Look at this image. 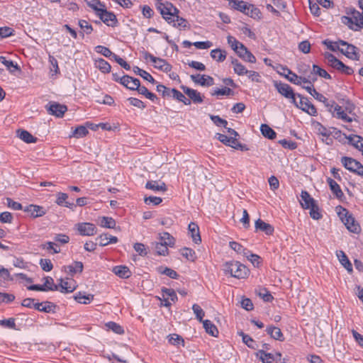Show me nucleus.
I'll return each mask as SVG.
<instances>
[{
    "label": "nucleus",
    "mask_w": 363,
    "mask_h": 363,
    "mask_svg": "<svg viewBox=\"0 0 363 363\" xmlns=\"http://www.w3.org/2000/svg\"><path fill=\"white\" fill-rule=\"evenodd\" d=\"M257 357H259V359L262 363H272L275 360L274 355L271 353H267L263 350H259L257 354Z\"/></svg>",
    "instance_id": "36"
},
{
    "label": "nucleus",
    "mask_w": 363,
    "mask_h": 363,
    "mask_svg": "<svg viewBox=\"0 0 363 363\" xmlns=\"http://www.w3.org/2000/svg\"><path fill=\"white\" fill-rule=\"evenodd\" d=\"M216 137L220 142H221L224 145L230 146L233 148L235 147V145H236L237 138H235V137L227 136L221 133H217Z\"/></svg>",
    "instance_id": "26"
},
{
    "label": "nucleus",
    "mask_w": 363,
    "mask_h": 363,
    "mask_svg": "<svg viewBox=\"0 0 363 363\" xmlns=\"http://www.w3.org/2000/svg\"><path fill=\"white\" fill-rule=\"evenodd\" d=\"M338 43L342 46V48L339 49L340 52L350 59L354 60H359V55L357 51V48L354 45L349 44L346 41L342 40H338Z\"/></svg>",
    "instance_id": "7"
},
{
    "label": "nucleus",
    "mask_w": 363,
    "mask_h": 363,
    "mask_svg": "<svg viewBox=\"0 0 363 363\" xmlns=\"http://www.w3.org/2000/svg\"><path fill=\"white\" fill-rule=\"evenodd\" d=\"M255 228L256 231H257V230L262 231V232L265 233L266 235H272V233H274V227L272 225L265 223L264 220H262L260 218L257 219L255 221Z\"/></svg>",
    "instance_id": "16"
},
{
    "label": "nucleus",
    "mask_w": 363,
    "mask_h": 363,
    "mask_svg": "<svg viewBox=\"0 0 363 363\" xmlns=\"http://www.w3.org/2000/svg\"><path fill=\"white\" fill-rule=\"evenodd\" d=\"M40 247L43 249H46L48 250H52L53 254H57L60 252V250L57 248V245L52 242H47L45 244H42Z\"/></svg>",
    "instance_id": "60"
},
{
    "label": "nucleus",
    "mask_w": 363,
    "mask_h": 363,
    "mask_svg": "<svg viewBox=\"0 0 363 363\" xmlns=\"http://www.w3.org/2000/svg\"><path fill=\"white\" fill-rule=\"evenodd\" d=\"M89 133V131L86 127L84 125H79L77 127L70 137H74L76 138H81L85 137Z\"/></svg>",
    "instance_id": "46"
},
{
    "label": "nucleus",
    "mask_w": 363,
    "mask_h": 363,
    "mask_svg": "<svg viewBox=\"0 0 363 363\" xmlns=\"http://www.w3.org/2000/svg\"><path fill=\"white\" fill-rule=\"evenodd\" d=\"M181 89L183 90L184 93L186 94L189 97V100L192 101L195 104L202 103L203 99L201 95V93L197 90L189 88L186 86H181Z\"/></svg>",
    "instance_id": "13"
},
{
    "label": "nucleus",
    "mask_w": 363,
    "mask_h": 363,
    "mask_svg": "<svg viewBox=\"0 0 363 363\" xmlns=\"http://www.w3.org/2000/svg\"><path fill=\"white\" fill-rule=\"evenodd\" d=\"M86 4L96 11V14L99 13V11L105 7L104 4L101 2L100 0H84Z\"/></svg>",
    "instance_id": "43"
},
{
    "label": "nucleus",
    "mask_w": 363,
    "mask_h": 363,
    "mask_svg": "<svg viewBox=\"0 0 363 363\" xmlns=\"http://www.w3.org/2000/svg\"><path fill=\"white\" fill-rule=\"evenodd\" d=\"M45 108L49 114L58 118L62 117L67 111V107L65 105L57 102H50Z\"/></svg>",
    "instance_id": "9"
},
{
    "label": "nucleus",
    "mask_w": 363,
    "mask_h": 363,
    "mask_svg": "<svg viewBox=\"0 0 363 363\" xmlns=\"http://www.w3.org/2000/svg\"><path fill=\"white\" fill-rule=\"evenodd\" d=\"M262 134L267 138L273 140L276 138V132L267 124H262L260 126Z\"/></svg>",
    "instance_id": "33"
},
{
    "label": "nucleus",
    "mask_w": 363,
    "mask_h": 363,
    "mask_svg": "<svg viewBox=\"0 0 363 363\" xmlns=\"http://www.w3.org/2000/svg\"><path fill=\"white\" fill-rule=\"evenodd\" d=\"M203 325L206 332L213 337H217L218 330L216 326L209 320H205L203 321Z\"/></svg>",
    "instance_id": "30"
},
{
    "label": "nucleus",
    "mask_w": 363,
    "mask_h": 363,
    "mask_svg": "<svg viewBox=\"0 0 363 363\" xmlns=\"http://www.w3.org/2000/svg\"><path fill=\"white\" fill-rule=\"evenodd\" d=\"M189 231L191 233L193 241L198 244L201 242V238L199 233V228L196 223L191 222L189 224Z\"/></svg>",
    "instance_id": "24"
},
{
    "label": "nucleus",
    "mask_w": 363,
    "mask_h": 363,
    "mask_svg": "<svg viewBox=\"0 0 363 363\" xmlns=\"http://www.w3.org/2000/svg\"><path fill=\"white\" fill-rule=\"evenodd\" d=\"M327 182L331 191L337 199H341L344 196V194L341 190L340 185L335 180L331 178H328Z\"/></svg>",
    "instance_id": "25"
},
{
    "label": "nucleus",
    "mask_w": 363,
    "mask_h": 363,
    "mask_svg": "<svg viewBox=\"0 0 363 363\" xmlns=\"http://www.w3.org/2000/svg\"><path fill=\"white\" fill-rule=\"evenodd\" d=\"M116 221L111 217L103 216L101 218V226L106 228L113 229L116 227Z\"/></svg>",
    "instance_id": "48"
},
{
    "label": "nucleus",
    "mask_w": 363,
    "mask_h": 363,
    "mask_svg": "<svg viewBox=\"0 0 363 363\" xmlns=\"http://www.w3.org/2000/svg\"><path fill=\"white\" fill-rule=\"evenodd\" d=\"M225 274L237 279H245L249 274V270L244 264L237 261L227 262L223 268Z\"/></svg>",
    "instance_id": "1"
},
{
    "label": "nucleus",
    "mask_w": 363,
    "mask_h": 363,
    "mask_svg": "<svg viewBox=\"0 0 363 363\" xmlns=\"http://www.w3.org/2000/svg\"><path fill=\"white\" fill-rule=\"evenodd\" d=\"M133 72L135 74L143 77L145 80H147L152 84L156 83L155 79L152 77V75L150 73H148L145 70H143L139 68L138 67H134Z\"/></svg>",
    "instance_id": "32"
},
{
    "label": "nucleus",
    "mask_w": 363,
    "mask_h": 363,
    "mask_svg": "<svg viewBox=\"0 0 363 363\" xmlns=\"http://www.w3.org/2000/svg\"><path fill=\"white\" fill-rule=\"evenodd\" d=\"M67 199L68 195L67 194L59 192L57 194L56 203L60 206H65L73 210L76 207V205L74 203L67 201Z\"/></svg>",
    "instance_id": "18"
},
{
    "label": "nucleus",
    "mask_w": 363,
    "mask_h": 363,
    "mask_svg": "<svg viewBox=\"0 0 363 363\" xmlns=\"http://www.w3.org/2000/svg\"><path fill=\"white\" fill-rule=\"evenodd\" d=\"M172 22L174 23H173L174 27L177 28L180 30L189 28V27H190V25L188 23V21L185 18L179 17V16H176V18L172 19V21H171V23Z\"/></svg>",
    "instance_id": "34"
},
{
    "label": "nucleus",
    "mask_w": 363,
    "mask_h": 363,
    "mask_svg": "<svg viewBox=\"0 0 363 363\" xmlns=\"http://www.w3.org/2000/svg\"><path fill=\"white\" fill-rule=\"evenodd\" d=\"M182 255L186 259L191 262H194L196 259V255L194 250L188 247H184L182 250Z\"/></svg>",
    "instance_id": "55"
},
{
    "label": "nucleus",
    "mask_w": 363,
    "mask_h": 363,
    "mask_svg": "<svg viewBox=\"0 0 363 363\" xmlns=\"http://www.w3.org/2000/svg\"><path fill=\"white\" fill-rule=\"evenodd\" d=\"M266 331L272 338L281 342L284 340V335L280 328L274 325H270L266 328Z\"/></svg>",
    "instance_id": "20"
},
{
    "label": "nucleus",
    "mask_w": 363,
    "mask_h": 363,
    "mask_svg": "<svg viewBox=\"0 0 363 363\" xmlns=\"http://www.w3.org/2000/svg\"><path fill=\"white\" fill-rule=\"evenodd\" d=\"M40 265L45 272H50L53 268V264L49 259H41L40 260Z\"/></svg>",
    "instance_id": "64"
},
{
    "label": "nucleus",
    "mask_w": 363,
    "mask_h": 363,
    "mask_svg": "<svg viewBox=\"0 0 363 363\" xmlns=\"http://www.w3.org/2000/svg\"><path fill=\"white\" fill-rule=\"evenodd\" d=\"M284 72H286L287 74L284 73L283 75L291 83L296 84V85H301L302 83H311V82L309 80V79L301 76H298L296 74L292 72L291 69H289L287 67L283 68Z\"/></svg>",
    "instance_id": "10"
},
{
    "label": "nucleus",
    "mask_w": 363,
    "mask_h": 363,
    "mask_svg": "<svg viewBox=\"0 0 363 363\" xmlns=\"http://www.w3.org/2000/svg\"><path fill=\"white\" fill-rule=\"evenodd\" d=\"M152 245H154L155 250L157 255H165L168 253V245L166 244L160 242H154L152 243Z\"/></svg>",
    "instance_id": "49"
},
{
    "label": "nucleus",
    "mask_w": 363,
    "mask_h": 363,
    "mask_svg": "<svg viewBox=\"0 0 363 363\" xmlns=\"http://www.w3.org/2000/svg\"><path fill=\"white\" fill-rule=\"evenodd\" d=\"M301 201H300L303 208L308 209L316 201L306 191H302L301 194Z\"/></svg>",
    "instance_id": "22"
},
{
    "label": "nucleus",
    "mask_w": 363,
    "mask_h": 363,
    "mask_svg": "<svg viewBox=\"0 0 363 363\" xmlns=\"http://www.w3.org/2000/svg\"><path fill=\"white\" fill-rule=\"evenodd\" d=\"M258 296H260L265 302H271L274 299L272 294L266 289H260L258 292Z\"/></svg>",
    "instance_id": "63"
},
{
    "label": "nucleus",
    "mask_w": 363,
    "mask_h": 363,
    "mask_svg": "<svg viewBox=\"0 0 363 363\" xmlns=\"http://www.w3.org/2000/svg\"><path fill=\"white\" fill-rule=\"evenodd\" d=\"M160 239L164 244L167 245L169 247H172L174 245L175 239L167 232H164L160 235Z\"/></svg>",
    "instance_id": "44"
},
{
    "label": "nucleus",
    "mask_w": 363,
    "mask_h": 363,
    "mask_svg": "<svg viewBox=\"0 0 363 363\" xmlns=\"http://www.w3.org/2000/svg\"><path fill=\"white\" fill-rule=\"evenodd\" d=\"M238 334L242 337L243 342L247 345L248 347L252 349L255 348L254 345L255 341L250 335L245 334L242 331L238 332Z\"/></svg>",
    "instance_id": "56"
},
{
    "label": "nucleus",
    "mask_w": 363,
    "mask_h": 363,
    "mask_svg": "<svg viewBox=\"0 0 363 363\" xmlns=\"http://www.w3.org/2000/svg\"><path fill=\"white\" fill-rule=\"evenodd\" d=\"M100 20L103 21L108 26L116 27L118 24L116 16L111 11H108L106 9V6L99 11V13L96 14Z\"/></svg>",
    "instance_id": "8"
},
{
    "label": "nucleus",
    "mask_w": 363,
    "mask_h": 363,
    "mask_svg": "<svg viewBox=\"0 0 363 363\" xmlns=\"http://www.w3.org/2000/svg\"><path fill=\"white\" fill-rule=\"evenodd\" d=\"M340 208L341 211L338 213V215L347 229L353 233H359L361 230L360 225L356 222L354 218L346 208L341 206Z\"/></svg>",
    "instance_id": "2"
},
{
    "label": "nucleus",
    "mask_w": 363,
    "mask_h": 363,
    "mask_svg": "<svg viewBox=\"0 0 363 363\" xmlns=\"http://www.w3.org/2000/svg\"><path fill=\"white\" fill-rule=\"evenodd\" d=\"M158 9L160 11L162 17L169 23H171V17L174 13H172V9L168 6V3L167 4H160L158 6Z\"/></svg>",
    "instance_id": "29"
},
{
    "label": "nucleus",
    "mask_w": 363,
    "mask_h": 363,
    "mask_svg": "<svg viewBox=\"0 0 363 363\" xmlns=\"http://www.w3.org/2000/svg\"><path fill=\"white\" fill-rule=\"evenodd\" d=\"M341 163L350 172L363 177V165L355 159L350 157H342Z\"/></svg>",
    "instance_id": "4"
},
{
    "label": "nucleus",
    "mask_w": 363,
    "mask_h": 363,
    "mask_svg": "<svg viewBox=\"0 0 363 363\" xmlns=\"http://www.w3.org/2000/svg\"><path fill=\"white\" fill-rule=\"evenodd\" d=\"M78 24L81 29H82L84 31L79 33V35L82 38H84V33H86V34H90L93 30L92 26L90 23H89L86 20H79Z\"/></svg>",
    "instance_id": "42"
},
{
    "label": "nucleus",
    "mask_w": 363,
    "mask_h": 363,
    "mask_svg": "<svg viewBox=\"0 0 363 363\" xmlns=\"http://www.w3.org/2000/svg\"><path fill=\"white\" fill-rule=\"evenodd\" d=\"M244 14L247 15L253 18H259L261 13L259 9L255 7L253 4H250L247 13H244Z\"/></svg>",
    "instance_id": "58"
},
{
    "label": "nucleus",
    "mask_w": 363,
    "mask_h": 363,
    "mask_svg": "<svg viewBox=\"0 0 363 363\" xmlns=\"http://www.w3.org/2000/svg\"><path fill=\"white\" fill-rule=\"evenodd\" d=\"M274 86L281 96L289 99L291 103H295L297 94L294 93V89L288 84L274 81Z\"/></svg>",
    "instance_id": "5"
},
{
    "label": "nucleus",
    "mask_w": 363,
    "mask_h": 363,
    "mask_svg": "<svg viewBox=\"0 0 363 363\" xmlns=\"http://www.w3.org/2000/svg\"><path fill=\"white\" fill-rule=\"evenodd\" d=\"M336 118L342 119L345 122H352V118L347 115V113L342 110V107L339 105H335L334 108V114Z\"/></svg>",
    "instance_id": "31"
},
{
    "label": "nucleus",
    "mask_w": 363,
    "mask_h": 363,
    "mask_svg": "<svg viewBox=\"0 0 363 363\" xmlns=\"http://www.w3.org/2000/svg\"><path fill=\"white\" fill-rule=\"evenodd\" d=\"M133 86L130 87V90H136L138 91L139 94L144 95L145 96H147L149 91L145 86H140V82L139 79L133 80Z\"/></svg>",
    "instance_id": "47"
},
{
    "label": "nucleus",
    "mask_w": 363,
    "mask_h": 363,
    "mask_svg": "<svg viewBox=\"0 0 363 363\" xmlns=\"http://www.w3.org/2000/svg\"><path fill=\"white\" fill-rule=\"evenodd\" d=\"M191 79L194 83L199 84L202 86H211L214 84L213 78L208 75L192 74L191 75Z\"/></svg>",
    "instance_id": "12"
},
{
    "label": "nucleus",
    "mask_w": 363,
    "mask_h": 363,
    "mask_svg": "<svg viewBox=\"0 0 363 363\" xmlns=\"http://www.w3.org/2000/svg\"><path fill=\"white\" fill-rule=\"evenodd\" d=\"M324 57L328 65L340 71V72L350 75L353 73L352 67L345 65L342 61L339 60L335 55L330 52H325Z\"/></svg>",
    "instance_id": "3"
},
{
    "label": "nucleus",
    "mask_w": 363,
    "mask_h": 363,
    "mask_svg": "<svg viewBox=\"0 0 363 363\" xmlns=\"http://www.w3.org/2000/svg\"><path fill=\"white\" fill-rule=\"evenodd\" d=\"M297 97L300 99L299 101H296V99H295V103H292L296 107L301 109L311 116H315L317 115V110L315 106L312 104L307 98L303 96L300 94H297Z\"/></svg>",
    "instance_id": "6"
},
{
    "label": "nucleus",
    "mask_w": 363,
    "mask_h": 363,
    "mask_svg": "<svg viewBox=\"0 0 363 363\" xmlns=\"http://www.w3.org/2000/svg\"><path fill=\"white\" fill-rule=\"evenodd\" d=\"M244 14L247 15L253 18H259L261 13L259 9L255 7L253 4H250L247 13H244Z\"/></svg>",
    "instance_id": "57"
},
{
    "label": "nucleus",
    "mask_w": 363,
    "mask_h": 363,
    "mask_svg": "<svg viewBox=\"0 0 363 363\" xmlns=\"http://www.w3.org/2000/svg\"><path fill=\"white\" fill-rule=\"evenodd\" d=\"M192 310H193L194 314L196 315V318L199 321L203 322V318L205 315V313L203 311V309L198 304L195 303L192 306Z\"/></svg>",
    "instance_id": "62"
},
{
    "label": "nucleus",
    "mask_w": 363,
    "mask_h": 363,
    "mask_svg": "<svg viewBox=\"0 0 363 363\" xmlns=\"http://www.w3.org/2000/svg\"><path fill=\"white\" fill-rule=\"evenodd\" d=\"M210 118L217 126H223L227 128L228 121L226 120L221 118L219 116L211 115Z\"/></svg>",
    "instance_id": "61"
},
{
    "label": "nucleus",
    "mask_w": 363,
    "mask_h": 363,
    "mask_svg": "<svg viewBox=\"0 0 363 363\" xmlns=\"http://www.w3.org/2000/svg\"><path fill=\"white\" fill-rule=\"evenodd\" d=\"M106 326L108 330H112L116 334L122 335L124 333L123 327L115 322L110 321L106 324Z\"/></svg>",
    "instance_id": "51"
},
{
    "label": "nucleus",
    "mask_w": 363,
    "mask_h": 363,
    "mask_svg": "<svg viewBox=\"0 0 363 363\" xmlns=\"http://www.w3.org/2000/svg\"><path fill=\"white\" fill-rule=\"evenodd\" d=\"M143 57L145 60L150 59L151 62L154 64V67L160 70H161L162 66L164 65L166 60L160 57H155L147 51L144 49L140 51Z\"/></svg>",
    "instance_id": "15"
},
{
    "label": "nucleus",
    "mask_w": 363,
    "mask_h": 363,
    "mask_svg": "<svg viewBox=\"0 0 363 363\" xmlns=\"http://www.w3.org/2000/svg\"><path fill=\"white\" fill-rule=\"evenodd\" d=\"M74 298L79 303L88 304L94 299V295H84L82 292H79L74 296Z\"/></svg>",
    "instance_id": "39"
},
{
    "label": "nucleus",
    "mask_w": 363,
    "mask_h": 363,
    "mask_svg": "<svg viewBox=\"0 0 363 363\" xmlns=\"http://www.w3.org/2000/svg\"><path fill=\"white\" fill-rule=\"evenodd\" d=\"M172 96L174 99H177V101L184 103L185 105H189L191 104V101L186 98V96L182 94L181 91H178L176 89H172Z\"/></svg>",
    "instance_id": "35"
},
{
    "label": "nucleus",
    "mask_w": 363,
    "mask_h": 363,
    "mask_svg": "<svg viewBox=\"0 0 363 363\" xmlns=\"http://www.w3.org/2000/svg\"><path fill=\"white\" fill-rule=\"evenodd\" d=\"M233 7L242 12V13H247V11L249 10V6L250 4H248L244 1H240V0H235L233 2Z\"/></svg>",
    "instance_id": "41"
},
{
    "label": "nucleus",
    "mask_w": 363,
    "mask_h": 363,
    "mask_svg": "<svg viewBox=\"0 0 363 363\" xmlns=\"http://www.w3.org/2000/svg\"><path fill=\"white\" fill-rule=\"evenodd\" d=\"M95 50L96 52L103 55L106 57H109L113 59V55L115 53L112 52V51L108 48L103 45H97L95 47Z\"/></svg>",
    "instance_id": "50"
},
{
    "label": "nucleus",
    "mask_w": 363,
    "mask_h": 363,
    "mask_svg": "<svg viewBox=\"0 0 363 363\" xmlns=\"http://www.w3.org/2000/svg\"><path fill=\"white\" fill-rule=\"evenodd\" d=\"M337 257L341 263V264L347 269L349 273L352 272V265L350 261L349 260L346 254L342 251L337 252Z\"/></svg>",
    "instance_id": "21"
},
{
    "label": "nucleus",
    "mask_w": 363,
    "mask_h": 363,
    "mask_svg": "<svg viewBox=\"0 0 363 363\" xmlns=\"http://www.w3.org/2000/svg\"><path fill=\"white\" fill-rule=\"evenodd\" d=\"M77 230L83 236H91L96 233V226L90 223H78Z\"/></svg>",
    "instance_id": "11"
},
{
    "label": "nucleus",
    "mask_w": 363,
    "mask_h": 363,
    "mask_svg": "<svg viewBox=\"0 0 363 363\" xmlns=\"http://www.w3.org/2000/svg\"><path fill=\"white\" fill-rule=\"evenodd\" d=\"M158 272L162 274H165L167 277L172 279H177L179 277V274L177 272L170 268L168 267H159Z\"/></svg>",
    "instance_id": "54"
},
{
    "label": "nucleus",
    "mask_w": 363,
    "mask_h": 363,
    "mask_svg": "<svg viewBox=\"0 0 363 363\" xmlns=\"http://www.w3.org/2000/svg\"><path fill=\"white\" fill-rule=\"evenodd\" d=\"M17 135L21 140L26 143H33L37 141V138L32 135L26 130H18Z\"/></svg>",
    "instance_id": "27"
},
{
    "label": "nucleus",
    "mask_w": 363,
    "mask_h": 363,
    "mask_svg": "<svg viewBox=\"0 0 363 363\" xmlns=\"http://www.w3.org/2000/svg\"><path fill=\"white\" fill-rule=\"evenodd\" d=\"M34 308L40 312L50 313L55 312L56 305L50 301H44L41 303H35Z\"/></svg>",
    "instance_id": "17"
},
{
    "label": "nucleus",
    "mask_w": 363,
    "mask_h": 363,
    "mask_svg": "<svg viewBox=\"0 0 363 363\" xmlns=\"http://www.w3.org/2000/svg\"><path fill=\"white\" fill-rule=\"evenodd\" d=\"M112 272L122 279L129 278L132 274L129 268L125 265L116 266L113 268Z\"/></svg>",
    "instance_id": "19"
},
{
    "label": "nucleus",
    "mask_w": 363,
    "mask_h": 363,
    "mask_svg": "<svg viewBox=\"0 0 363 363\" xmlns=\"http://www.w3.org/2000/svg\"><path fill=\"white\" fill-rule=\"evenodd\" d=\"M347 139L350 144L363 152V138L357 135H351L347 137Z\"/></svg>",
    "instance_id": "28"
},
{
    "label": "nucleus",
    "mask_w": 363,
    "mask_h": 363,
    "mask_svg": "<svg viewBox=\"0 0 363 363\" xmlns=\"http://www.w3.org/2000/svg\"><path fill=\"white\" fill-rule=\"evenodd\" d=\"M145 188L151 189L155 191L164 192L167 190V186L164 182H160L157 181H148L145 184Z\"/></svg>",
    "instance_id": "23"
},
{
    "label": "nucleus",
    "mask_w": 363,
    "mask_h": 363,
    "mask_svg": "<svg viewBox=\"0 0 363 363\" xmlns=\"http://www.w3.org/2000/svg\"><path fill=\"white\" fill-rule=\"evenodd\" d=\"M310 216L314 220H319L322 218V214L320 212V209L316 202L313 203L310 208Z\"/></svg>",
    "instance_id": "53"
},
{
    "label": "nucleus",
    "mask_w": 363,
    "mask_h": 363,
    "mask_svg": "<svg viewBox=\"0 0 363 363\" xmlns=\"http://www.w3.org/2000/svg\"><path fill=\"white\" fill-rule=\"evenodd\" d=\"M23 211L28 213L33 218H38L44 216L46 211L42 206L30 204L26 206Z\"/></svg>",
    "instance_id": "14"
},
{
    "label": "nucleus",
    "mask_w": 363,
    "mask_h": 363,
    "mask_svg": "<svg viewBox=\"0 0 363 363\" xmlns=\"http://www.w3.org/2000/svg\"><path fill=\"white\" fill-rule=\"evenodd\" d=\"M96 67L104 73H109L111 69L110 64L102 58L96 60Z\"/></svg>",
    "instance_id": "38"
},
{
    "label": "nucleus",
    "mask_w": 363,
    "mask_h": 363,
    "mask_svg": "<svg viewBox=\"0 0 363 363\" xmlns=\"http://www.w3.org/2000/svg\"><path fill=\"white\" fill-rule=\"evenodd\" d=\"M231 63L233 65L234 72L237 74L241 76L248 73V70L237 59H233Z\"/></svg>",
    "instance_id": "37"
},
{
    "label": "nucleus",
    "mask_w": 363,
    "mask_h": 363,
    "mask_svg": "<svg viewBox=\"0 0 363 363\" xmlns=\"http://www.w3.org/2000/svg\"><path fill=\"white\" fill-rule=\"evenodd\" d=\"M45 283L43 284V288L47 291H57L59 290V286L54 284L53 279L50 277H46L44 278Z\"/></svg>",
    "instance_id": "45"
},
{
    "label": "nucleus",
    "mask_w": 363,
    "mask_h": 363,
    "mask_svg": "<svg viewBox=\"0 0 363 363\" xmlns=\"http://www.w3.org/2000/svg\"><path fill=\"white\" fill-rule=\"evenodd\" d=\"M312 74H315L323 78L330 79L331 76L324 69H322L319 66L316 65H313V72Z\"/></svg>",
    "instance_id": "52"
},
{
    "label": "nucleus",
    "mask_w": 363,
    "mask_h": 363,
    "mask_svg": "<svg viewBox=\"0 0 363 363\" xmlns=\"http://www.w3.org/2000/svg\"><path fill=\"white\" fill-rule=\"evenodd\" d=\"M128 79H130V76L129 75H123L121 77L117 73H112V79L116 82H119L122 85H127L128 82Z\"/></svg>",
    "instance_id": "59"
},
{
    "label": "nucleus",
    "mask_w": 363,
    "mask_h": 363,
    "mask_svg": "<svg viewBox=\"0 0 363 363\" xmlns=\"http://www.w3.org/2000/svg\"><path fill=\"white\" fill-rule=\"evenodd\" d=\"M211 57L218 62H223L226 58V52L219 48L211 51Z\"/></svg>",
    "instance_id": "40"
}]
</instances>
